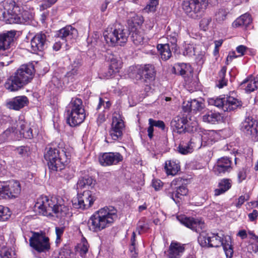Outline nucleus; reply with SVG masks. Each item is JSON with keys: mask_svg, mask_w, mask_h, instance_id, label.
Wrapping results in <instances>:
<instances>
[{"mask_svg": "<svg viewBox=\"0 0 258 258\" xmlns=\"http://www.w3.org/2000/svg\"><path fill=\"white\" fill-rule=\"evenodd\" d=\"M208 4V0H182V6L185 12L193 17L194 14L205 10Z\"/></svg>", "mask_w": 258, "mask_h": 258, "instance_id": "f8f14e48", "label": "nucleus"}, {"mask_svg": "<svg viewBox=\"0 0 258 258\" xmlns=\"http://www.w3.org/2000/svg\"><path fill=\"white\" fill-rule=\"evenodd\" d=\"M15 35L16 32L13 31L0 34V53L3 54L5 51H9Z\"/></svg>", "mask_w": 258, "mask_h": 258, "instance_id": "4be33fe9", "label": "nucleus"}, {"mask_svg": "<svg viewBox=\"0 0 258 258\" xmlns=\"http://www.w3.org/2000/svg\"><path fill=\"white\" fill-rule=\"evenodd\" d=\"M187 122L186 117L182 116H177L175 117L171 121V125L177 130L178 133H181L182 132L190 131L186 127V124Z\"/></svg>", "mask_w": 258, "mask_h": 258, "instance_id": "b1692460", "label": "nucleus"}, {"mask_svg": "<svg viewBox=\"0 0 258 258\" xmlns=\"http://www.w3.org/2000/svg\"><path fill=\"white\" fill-rule=\"evenodd\" d=\"M28 102V99L26 96H17L13 99L7 103V106L11 109L19 110L24 107Z\"/></svg>", "mask_w": 258, "mask_h": 258, "instance_id": "cd10ccee", "label": "nucleus"}, {"mask_svg": "<svg viewBox=\"0 0 258 258\" xmlns=\"http://www.w3.org/2000/svg\"><path fill=\"white\" fill-rule=\"evenodd\" d=\"M184 250V246L180 243L172 241L168 251L169 258H179Z\"/></svg>", "mask_w": 258, "mask_h": 258, "instance_id": "bb28decb", "label": "nucleus"}, {"mask_svg": "<svg viewBox=\"0 0 258 258\" xmlns=\"http://www.w3.org/2000/svg\"><path fill=\"white\" fill-rule=\"evenodd\" d=\"M144 22L143 17L140 15H135L131 20H128V24L131 30H134L136 28L140 29V25Z\"/></svg>", "mask_w": 258, "mask_h": 258, "instance_id": "58836bf2", "label": "nucleus"}, {"mask_svg": "<svg viewBox=\"0 0 258 258\" xmlns=\"http://www.w3.org/2000/svg\"><path fill=\"white\" fill-rule=\"evenodd\" d=\"M89 245L86 240H83L80 245V253L82 256L85 255L88 251Z\"/></svg>", "mask_w": 258, "mask_h": 258, "instance_id": "3c124183", "label": "nucleus"}, {"mask_svg": "<svg viewBox=\"0 0 258 258\" xmlns=\"http://www.w3.org/2000/svg\"><path fill=\"white\" fill-rule=\"evenodd\" d=\"M120 63L116 59L112 58L111 60V64L109 66L108 71L104 73V77L106 79L111 78L113 75L118 72L120 68Z\"/></svg>", "mask_w": 258, "mask_h": 258, "instance_id": "473e14b6", "label": "nucleus"}, {"mask_svg": "<svg viewBox=\"0 0 258 258\" xmlns=\"http://www.w3.org/2000/svg\"><path fill=\"white\" fill-rule=\"evenodd\" d=\"M17 153L21 156H24L27 152V148L25 146H21L16 149Z\"/></svg>", "mask_w": 258, "mask_h": 258, "instance_id": "6e6d98bb", "label": "nucleus"}, {"mask_svg": "<svg viewBox=\"0 0 258 258\" xmlns=\"http://www.w3.org/2000/svg\"><path fill=\"white\" fill-rule=\"evenodd\" d=\"M20 183L17 180H11L7 182H0V199L16 198L20 194Z\"/></svg>", "mask_w": 258, "mask_h": 258, "instance_id": "9d476101", "label": "nucleus"}, {"mask_svg": "<svg viewBox=\"0 0 258 258\" xmlns=\"http://www.w3.org/2000/svg\"><path fill=\"white\" fill-rule=\"evenodd\" d=\"M152 185L155 190H158L162 186V182L160 180H154L152 182Z\"/></svg>", "mask_w": 258, "mask_h": 258, "instance_id": "0e129e2a", "label": "nucleus"}, {"mask_svg": "<svg viewBox=\"0 0 258 258\" xmlns=\"http://www.w3.org/2000/svg\"><path fill=\"white\" fill-rule=\"evenodd\" d=\"M191 111H200L204 108V104L202 101L193 99L190 101Z\"/></svg>", "mask_w": 258, "mask_h": 258, "instance_id": "79ce46f5", "label": "nucleus"}, {"mask_svg": "<svg viewBox=\"0 0 258 258\" xmlns=\"http://www.w3.org/2000/svg\"><path fill=\"white\" fill-rule=\"evenodd\" d=\"M176 74H179L183 77L191 75L193 70L189 63H181L175 65L173 68Z\"/></svg>", "mask_w": 258, "mask_h": 258, "instance_id": "c85d7f7f", "label": "nucleus"}, {"mask_svg": "<svg viewBox=\"0 0 258 258\" xmlns=\"http://www.w3.org/2000/svg\"><path fill=\"white\" fill-rule=\"evenodd\" d=\"M34 73V68L32 64L22 65L14 75L7 80L5 87L10 91H17L33 78Z\"/></svg>", "mask_w": 258, "mask_h": 258, "instance_id": "20e7f679", "label": "nucleus"}, {"mask_svg": "<svg viewBox=\"0 0 258 258\" xmlns=\"http://www.w3.org/2000/svg\"><path fill=\"white\" fill-rule=\"evenodd\" d=\"M247 172V169L245 168H242L238 170L237 177L238 181L239 183L246 179Z\"/></svg>", "mask_w": 258, "mask_h": 258, "instance_id": "09e8293b", "label": "nucleus"}, {"mask_svg": "<svg viewBox=\"0 0 258 258\" xmlns=\"http://www.w3.org/2000/svg\"><path fill=\"white\" fill-rule=\"evenodd\" d=\"M54 205L53 206L52 215L53 214L57 218L62 219L64 218L69 212V208L64 203L63 200L60 197H54Z\"/></svg>", "mask_w": 258, "mask_h": 258, "instance_id": "412c9836", "label": "nucleus"}, {"mask_svg": "<svg viewBox=\"0 0 258 258\" xmlns=\"http://www.w3.org/2000/svg\"><path fill=\"white\" fill-rule=\"evenodd\" d=\"M106 42L110 46L122 45L127 41L128 31L119 24L108 26L103 32Z\"/></svg>", "mask_w": 258, "mask_h": 258, "instance_id": "0eeeda50", "label": "nucleus"}, {"mask_svg": "<svg viewBox=\"0 0 258 258\" xmlns=\"http://www.w3.org/2000/svg\"><path fill=\"white\" fill-rule=\"evenodd\" d=\"M149 126L148 128V136L149 138L151 139L153 137V132H154V126L152 124H149Z\"/></svg>", "mask_w": 258, "mask_h": 258, "instance_id": "338daca9", "label": "nucleus"}, {"mask_svg": "<svg viewBox=\"0 0 258 258\" xmlns=\"http://www.w3.org/2000/svg\"><path fill=\"white\" fill-rule=\"evenodd\" d=\"M212 18L208 16L203 18L200 22V27L203 31H206L209 28V26L212 22Z\"/></svg>", "mask_w": 258, "mask_h": 258, "instance_id": "c03bdc74", "label": "nucleus"}, {"mask_svg": "<svg viewBox=\"0 0 258 258\" xmlns=\"http://www.w3.org/2000/svg\"><path fill=\"white\" fill-rule=\"evenodd\" d=\"M253 241L248 246V249L251 250L253 252H256L258 251V237L253 235L252 238Z\"/></svg>", "mask_w": 258, "mask_h": 258, "instance_id": "de8ad7c7", "label": "nucleus"}, {"mask_svg": "<svg viewBox=\"0 0 258 258\" xmlns=\"http://www.w3.org/2000/svg\"><path fill=\"white\" fill-rule=\"evenodd\" d=\"M240 18L242 20L244 26H248L251 22V17L249 14L245 13L240 16Z\"/></svg>", "mask_w": 258, "mask_h": 258, "instance_id": "603ef678", "label": "nucleus"}, {"mask_svg": "<svg viewBox=\"0 0 258 258\" xmlns=\"http://www.w3.org/2000/svg\"><path fill=\"white\" fill-rule=\"evenodd\" d=\"M0 255L2 258H15L12 249L6 246L3 236H0Z\"/></svg>", "mask_w": 258, "mask_h": 258, "instance_id": "c756f323", "label": "nucleus"}, {"mask_svg": "<svg viewBox=\"0 0 258 258\" xmlns=\"http://www.w3.org/2000/svg\"><path fill=\"white\" fill-rule=\"evenodd\" d=\"M47 42L45 33L42 32L37 33L31 40V51L33 53L42 51L47 47Z\"/></svg>", "mask_w": 258, "mask_h": 258, "instance_id": "f3484780", "label": "nucleus"}, {"mask_svg": "<svg viewBox=\"0 0 258 258\" xmlns=\"http://www.w3.org/2000/svg\"><path fill=\"white\" fill-rule=\"evenodd\" d=\"M208 103L210 105L221 108L224 111L234 110L238 107L241 106V102L231 96L210 98L208 99Z\"/></svg>", "mask_w": 258, "mask_h": 258, "instance_id": "1a4fd4ad", "label": "nucleus"}, {"mask_svg": "<svg viewBox=\"0 0 258 258\" xmlns=\"http://www.w3.org/2000/svg\"><path fill=\"white\" fill-rule=\"evenodd\" d=\"M11 213L7 207L0 206V221H5L9 218Z\"/></svg>", "mask_w": 258, "mask_h": 258, "instance_id": "a18cd8bd", "label": "nucleus"}, {"mask_svg": "<svg viewBox=\"0 0 258 258\" xmlns=\"http://www.w3.org/2000/svg\"><path fill=\"white\" fill-rule=\"evenodd\" d=\"M149 229V225L145 218H142L137 224V230L139 234L145 232Z\"/></svg>", "mask_w": 258, "mask_h": 258, "instance_id": "ea45409f", "label": "nucleus"}, {"mask_svg": "<svg viewBox=\"0 0 258 258\" xmlns=\"http://www.w3.org/2000/svg\"><path fill=\"white\" fill-rule=\"evenodd\" d=\"M248 217L250 221H254L258 217V211L256 210H253L252 213L248 214Z\"/></svg>", "mask_w": 258, "mask_h": 258, "instance_id": "4d7b16f0", "label": "nucleus"}, {"mask_svg": "<svg viewBox=\"0 0 258 258\" xmlns=\"http://www.w3.org/2000/svg\"><path fill=\"white\" fill-rule=\"evenodd\" d=\"M258 88V81L251 80L248 82L245 90L246 92H251Z\"/></svg>", "mask_w": 258, "mask_h": 258, "instance_id": "49530a36", "label": "nucleus"}, {"mask_svg": "<svg viewBox=\"0 0 258 258\" xmlns=\"http://www.w3.org/2000/svg\"><path fill=\"white\" fill-rule=\"evenodd\" d=\"M192 144H193V142L191 140L189 144L187 145L180 144L178 147L179 153L182 154H186L192 152L193 148Z\"/></svg>", "mask_w": 258, "mask_h": 258, "instance_id": "37998d69", "label": "nucleus"}, {"mask_svg": "<svg viewBox=\"0 0 258 258\" xmlns=\"http://www.w3.org/2000/svg\"><path fill=\"white\" fill-rule=\"evenodd\" d=\"M164 168L168 175H175L180 170V166L178 163L171 160L165 162Z\"/></svg>", "mask_w": 258, "mask_h": 258, "instance_id": "72a5a7b5", "label": "nucleus"}, {"mask_svg": "<svg viewBox=\"0 0 258 258\" xmlns=\"http://www.w3.org/2000/svg\"><path fill=\"white\" fill-rule=\"evenodd\" d=\"M232 162L228 157H221L218 159L213 168L214 173L217 175L230 172L232 169Z\"/></svg>", "mask_w": 258, "mask_h": 258, "instance_id": "aec40b11", "label": "nucleus"}, {"mask_svg": "<svg viewBox=\"0 0 258 258\" xmlns=\"http://www.w3.org/2000/svg\"><path fill=\"white\" fill-rule=\"evenodd\" d=\"M77 30L71 26H67L57 31L55 34L57 39H60L67 45L71 43L77 36Z\"/></svg>", "mask_w": 258, "mask_h": 258, "instance_id": "6ab92c4d", "label": "nucleus"}, {"mask_svg": "<svg viewBox=\"0 0 258 258\" xmlns=\"http://www.w3.org/2000/svg\"><path fill=\"white\" fill-rule=\"evenodd\" d=\"M95 200L93 194L90 190H86L78 195L72 200L73 207L82 210L88 209L93 204Z\"/></svg>", "mask_w": 258, "mask_h": 258, "instance_id": "4468645a", "label": "nucleus"}, {"mask_svg": "<svg viewBox=\"0 0 258 258\" xmlns=\"http://www.w3.org/2000/svg\"><path fill=\"white\" fill-rule=\"evenodd\" d=\"M122 159V155L118 152L104 153L98 157L99 162L102 166L116 165Z\"/></svg>", "mask_w": 258, "mask_h": 258, "instance_id": "a211bd4d", "label": "nucleus"}, {"mask_svg": "<svg viewBox=\"0 0 258 258\" xmlns=\"http://www.w3.org/2000/svg\"><path fill=\"white\" fill-rule=\"evenodd\" d=\"M221 115L219 113L210 111L203 116V120L204 122L211 123H215L220 120Z\"/></svg>", "mask_w": 258, "mask_h": 258, "instance_id": "4c0bfd02", "label": "nucleus"}, {"mask_svg": "<svg viewBox=\"0 0 258 258\" xmlns=\"http://www.w3.org/2000/svg\"><path fill=\"white\" fill-rule=\"evenodd\" d=\"M187 193V188L185 186H180L177 188L175 193L169 190L167 194L169 198L177 203L179 202L178 199H181L180 196H186Z\"/></svg>", "mask_w": 258, "mask_h": 258, "instance_id": "7c9ffc66", "label": "nucleus"}, {"mask_svg": "<svg viewBox=\"0 0 258 258\" xmlns=\"http://www.w3.org/2000/svg\"><path fill=\"white\" fill-rule=\"evenodd\" d=\"M157 49L159 51L162 60H167L171 56L172 53L168 44H158L157 45Z\"/></svg>", "mask_w": 258, "mask_h": 258, "instance_id": "c9c22d12", "label": "nucleus"}, {"mask_svg": "<svg viewBox=\"0 0 258 258\" xmlns=\"http://www.w3.org/2000/svg\"><path fill=\"white\" fill-rule=\"evenodd\" d=\"M231 186V182L229 179H223L221 180L219 183L218 187L214 190V195L218 196L224 194L228 190Z\"/></svg>", "mask_w": 258, "mask_h": 258, "instance_id": "2f4dec72", "label": "nucleus"}, {"mask_svg": "<svg viewBox=\"0 0 258 258\" xmlns=\"http://www.w3.org/2000/svg\"><path fill=\"white\" fill-rule=\"evenodd\" d=\"M232 26L234 28H237L238 27H241L244 26L242 20L240 19V17L236 19L232 23Z\"/></svg>", "mask_w": 258, "mask_h": 258, "instance_id": "680f3d73", "label": "nucleus"}, {"mask_svg": "<svg viewBox=\"0 0 258 258\" xmlns=\"http://www.w3.org/2000/svg\"><path fill=\"white\" fill-rule=\"evenodd\" d=\"M64 155L62 151L60 152L57 148H49L44 154V158L47 161L49 168L56 171L63 169L64 159L62 158V156Z\"/></svg>", "mask_w": 258, "mask_h": 258, "instance_id": "6e6552de", "label": "nucleus"}, {"mask_svg": "<svg viewBox=\"0 0 258 258\" xmlns=\"http://www.w3.org/2000/svg\"><path fill=\"white\" fill-rule=\"evenodd\" d=\"M30 246L39 253L44 252L50 248L49 238L38 232H33L29 239Z\"/></svg>", "mask_w": 258, "mask_h": 258, "instance_id": "9b49d317", "label": "nucleus"}, {"mask_svg": "<svg viewBox=\"0 0 258 258\" xmlns=\"http://www.w3.org/2000/svg\"><path fill=\"white\" fill-rule=\"evenodd\" d=\"M227 68L226 67H223L219 73V79L221 80H226L225 78Z\"/></svg>", "mask_w": 258, "mask_h": 258, "instance_id": "e2e57ef3", "label": "nucleus"}, {"mask_svg": "<svg viewBox=\"0 0 258 258\" xmlns=\"http://www.w3.org/2000/svg\"><path fill=\"white\" fill-rule=\"evenodd\" d=\"M158 0H149V3L145 7L143 11L145 13L155 12L158 5Z\"/></svg>", "mask_w": 258, "mask_h": 258, "instance_id": "a19ab883", "label": "nucleus"}, {"mask_svg": "<svg viewBox=\"0 0 258 258\" xmlns=\"http://www.w3.org/2000/svg\"><path fill=\"white\" fill-rule=\"evenodd\" d=\"M64 231V227H55V233L56 235V242L60 241V238Z\"/></svg>", "mask_w": 258, "mask_h": 258, "instance_id": "864d4df0", "label": "nucleus"}, {"mask_svg": "<svg viewBox=\"0 0 258 258\" xmlns=\"http://www.w3.org/2000/svg\"><path fill=\"white\" fill-rule=\"evenodd\" d=\"M82 65V60L80 57L76 58L69 66V71L67 73L66 77L71 81L75 79L79 75L80 69Z\"/></svg>", "mask_w": 258, "mask_h": 258, "instance_id": "5701e85b", "label": "nucleus"}, {"mask_svg": "<svg viewBox=\"0 0 258 258\" xmlns=\"http://www.w3.org/2000/svg\"><path fill=\"white\" fill-rule=\"evenodd\" d=\"M183 225L191 230L199 232L198 242L202 247H219L222 246L227 258H231L233 253L231 239L229 236L212 233L210 235L202 231L205 228V223L201 219L186 217L184 216L177 217Z\"/></svg>", "mask_w": 258, "mask_h": 258, "instance_id": "f257e3e1", "label": "nucleus"}, {"mask_svg": "<svg viewBox=\"0 0 258 258\" xmlns=\"http://www.w3.org/2000/svg\"><path fill=\"white\" fill-rule=\"evenodd\" d=\"M4 121L9 122L11 127L8 128L3 133V136L6 137L13 136V135L19 133L17 138H24L31 139L33 137L32 130L29 124L23 119L20 118L18 120L15 121L10 116H4L1 119L2 123Z\"/></svg>", "mask_w": 258, "mask_h": 258, "instance_id": "39448f33", "label": "nucleus"}, {"mask_svg": "<svg viewBox=\"0 0 258 258\" xmlns=\"http://www.w3.org/2000/svg\"><path fill=\"white\" fill-rule=\"evenodd\" d=\"M228 13V9L223 7L218 9L215 13L214 20L218 23H221L226 20Z\"/></svg>", "mask_w": 258, "mask_h": 258, "instance_id": "e433bc0d", "label": "nucleus"}, {"mask_svg": "<svg viewBox=\"0 0 258 258\" xmlns=\"http://www.w3.org/2000/svg\"><path fill=\"white\" fill-rule=\"evenodd\" d=\"M67 121L71 126H76L82 123L86 113L82 100L73 98L67 107Z\"/></svg>", "mask_w": 258, "mask_h": 258, "instance_id": "423d86ee", "label": "nucleus"}, {"mask_svg": "<svg viewBox=\"0 0 258 258\" xmlns=\"http://www.w3.org/2000/svg\"><path fill=\"white\" fill-rule=\"evenodd\" d=\"M55 202L54 198L49 199L46 196H41L37 199L34 210L43 216H51Z\"/></svg>", "mask_w": 258, "mask_h": 258, "instance_id": "ddd939ff", "label": "nucleus"}, {"mask_svg": "<svg viewBox=\"0 0 258 258\" xmlns=\"http://www.w3.org/2000/svg\"><path fill=\"white\" fill-rule=\"evenodd\" d=\"M58 258H73L71 254L68 252H62L59 253Z\"/></svg>", "mask_w": 258, "mask_h": 258, "instance_id": "774afa93", "label": "nucleus"}, {"mask_svg": "<svg viewBox=\"0 0 258 258\" xmlns=\"http://www.w3.org/2000/svg\"><path fill=\"white\" fill-rule=\"evenodd\" d=\"M0 20L8 24H33L34 15L23 11L13 0H4L0 3Z\"/></svg>", "mask_w": 258, "mask_h": 258, "instance_id": "f03ea898", "label": "nucleus"}, {"mask_svg": "<svg viewBox=\"0 0 258 258\" xmlns=\"http://www.w3.org/2000/svg\"><path fill=\"white\" fill-rule=\"evenodd\" d=\"M124 128V124L121 115L115 112L112 114L111 126L109 131L112 139L116 141L121 138Z\"/></svg>", "mask_w": 258, "mask_h": 258, "instance_id": "2eb2a0df", "label": "nucleus"}, {"mask_svg": "<svg viewBox=\"0 0 258 258\" xmlns=\"http://www.w3.org/2000/svg\"><path fill=\"white\" fill-rule=\"evenodd\" d=\"M241 130L253 141H258V122L250 118H246L241 124Z\"/></svg>", "mask_w": 258, "mask_h": 258, "instance_id": "dca6fc26", "label": "nucleus"}, {"mask_svg": "<svg viewBox=\"0 0 258 258\" xmlns=\"http://www.w3.org/2000/svg\"><path fill=\"white\" fill-rule=\"evenodd\" d=\"M74 175V171L72 169H65L63 173V177L67 180L72 179Z\"/></svg>", "mask_w": 258, "mask_h": 258, "instance_id": "5fc2aeb1", "label": "nucleus"}, {"mask_svg": "<svg viewBox=\"0 0 258 258\" xmlns=\"http://www.w3.org/2000/svg\"><path fill=\"white\" fill-rule=\"evenodd\" d=\"M140 78L144 79L145 82L153 80L155 76V71L154 66L146 64L140 71Z\"/></svg>", "mask_w": 258, "mask_h": 258, "instance_id": "a878e982", "label": "nucleus"}, {"mask_svg": "<svg viewBox=\"0 0 258 258\" xmlns=\"http://www.w3.org/2000/svg\"><path fill=\"white\" fill-rule=\"evenodd\" d=\"M6 174V163L5 161L0 162V176H3Z\"/></svg>", "mask_w": 258, "mask_h": 258, "instance_id": "052dcab7", "label": "nucleus"}, {"mask_svg": "<svg viewBox=\"0 0 258 258\" xmlns=\"http://www.w3.org/2000/svg\"><path fill=\"white\" fill-rule=\"evenodd\" d=\"M66 42H63V41H59L55 40V42L53 45V49L55 51H58L60 49L61 47L62 44L65 43Z\"/></svg>", "mask_w": 258, "mask_h": 258, "instance_id": "bf43d9fd", "label": "nucleus"}, {"mask_svg": "<svg viewBox=\"0 0 258 258\" xmlns=\"http://www.w3.org/2000/svg\"><path fill=\"white\" fill-rule=\"evenodd\" d=\"M117 210L113 206H105L94 212L88 221L89 229L98 232L111 226L117 219Z\"/></svg>", "mask_w": 258, "mask_h": 258, "instance_id": "7ed1b4c3", "label": "nucleus"}, {"mask_svg": "<svg viewBox=\"0 0 258 258\" xmlns=\"http://www.w3.org/2000/svg\"><path fill=\"white\" fill-rule=\"evenodd\" d=\"M149 124H152L154 126H156L164 130L165 127L164 122L162 120H156L152 118L149 119Z\"/></svg>", "mask_w": 258, "mask_h": 258, "instance_id": "8fccbe9b", "label": "nucleus"}, {"mask_svg": "<svg viewBox=\"0 0 258 258\" xmlns=\"http://www.w3.org/2000/svg\"><path fill=\"white\" fill-rule=\"evenodd\" d=\"M182 109L184 112L191 111L190 101L184 102L182 105Z\"/></svg>", "mask_w": 258, "mask_h": 258, "instance_id": "13d9d810", "label": "nucleus"}, {"mask_svg": "<svg viewBox=\"0 0 258 258\" xmlns=\"http://www.w3.org/2000/svg\"><path fill=\"white\" fill-rule=\"evenodd\" d=\"M131 39L136 45H143L148 42V39L144 36V33L141 29L136 28L131 30Z\"/></svg>", "mask_w": 258, "mask_h": 258, "instance_id": "393cba45", "label": "nucleus"}, {"mask_svg": "<svg viewBox=\"0 0 258 258\" xmlns=\"http://www.w3.org/2000/svg\"><path fill=\"white\" fill-rule=\"evenodd\" d=\"M106 120L105 116L104 114H100L97 118V122L98 125H101Z\"/></svg>", "mask_w": 258, "mask_h": 258, "instance_id": "69168bd1", "label": "nucleus"}, {"mask_svg": "<svg viewBox=\"0 0 258 258\" xmlns=\"http://www.w3.org/2000/svg\"><path fill=\"white\" fill-rule=\"evenodd\" d=\"M96 181L92 177L85 176L81 178L78 181L77 185L79 188H84L92 187L95 184Z\"/></svg>", "mask_w": 258, "mask_h": 258, "instance_id": "f704fd0d", "label": "nucleus"}]
</instances>
